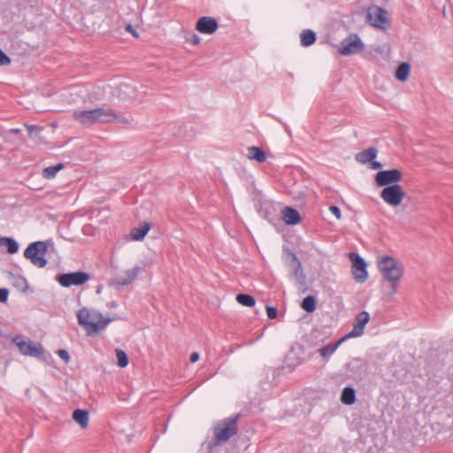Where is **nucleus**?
Wrapping results in <instances>:
<instances>
[{
	"label": "nucleus",
	"instance_id": "obj_1",
	"mask_svg": "<svg viewBox=\"0 0 453 453\" xmlns=\"http://www.w3.org/2000/svg\"><path fill=\"white\" fill-rule=\"evenodd\" d=\"M379 272L384 281L390 284L389 289L385 292V297L391 300L397 292V287L403 275V264L390 256L380 257L377 261Z\"/></svg>",
	"mask_w": 453,
	"mask_h": 453
},
{
	"label": "nucleus",
	"instance_id": "obj_2",
	"mask_svg": "<svg viewBox=\"0 0 453 453\" xmlns=\"http://www.w3.org/2000/svg\"><path fill=\"white\" fill-rule=\"evenodd\" d=\"M77 319L79 325L84 328L88 335L98 334L113 320L111 318H104L100 312L90 311L87 308H81L78 311Z\"/></svg>",
	"mask_w": 453,
	"mask_h": 453
},
{
	"label": "nucleus",
	"instance_id": "obj_3",
	"mask_svg": "<svg viewBox=\"0 0 453 453\" xmlns=\"http://www.w3.org/2000/svg\"><path fill=\"white\" fill-rule=\"evenodd\" d=\"M240 414L226 418L214 427L213 445H221L234 436L238 432L237 421Z\"/></svg>",
	"mask_w": 453,
	"mask_h": 453
},
{
	"label": "nucleus",
	"instance_id": "obj_4",
	"mask_svg": "<svg viewBox=\"0 0 453 453\" xmlns=\"http://www.w3.org/2000/svg\"><path fill=\"white\" fill-rule=\"evenodd\" d=\"M46 252V242L38 241L28 245L24 251V257L29 259L35 266L42 268L47 265Z\"/></svg>",
	"mask_w": 453,
	"mask_h": 453
},
{
	"label": "nucleus",
	"instance_id": "obj_5",
	"mask_svg": "<svg viewBox=\"0 0 453 453\" xmlns=\"http://www.w3.org/2000/svg\"><path fill=\"white\" fill-rule=\"evenodd\" d=\"M406 196L407 194L403 187L400 184L386 187L385 188H382L380 193V196L383 202L391 208L400 207Z\"/></svg>",
	"mask_w": 453,
	"mask_h": 453
},
{
	"label": "nucleus",
	"instance_id": "obj_6",
	"mask_svg": "<svg viewBox=\"0 0 453 453\" xmlns=\"http://www.w3.org/2000/svg\"><path fill=\"white\" fill-rule=\"evenodd\" d=\"M366 21L374 27L386 29L389 24L388 13L377 5L370 6L366 10Z\"/></svg>",
	"mask_w": 453,
	"mask_h": 453
},
{
	"label": "nucleus",
	"instance_id": "obj_7",
	"mask_svg": "<svg viewBox=\"0 0 453 453\" xmlns=\"http://www.w3.org/2000/svg\"><path fill=\"white\" fill-rule=\"evenodd\" d=\"M365 50V44L357 34H350L342 41V56L361 54Z\"/></svg>",
	"mask_w": 453,
	"mask_h": 453
},
{
	"label": "nucleus",
	"instance_id": "obj_8",
	"mask_svg": "<svg viewBox=\"0 0 453 453\" xmlns=\"http://www.w3.org/2000/svg\"><path fill=\"white\" fill-rule=\"evenodd\" d=\"M12 342L18 347L19 352L24 356H30L38 358H43L44 351L42 347L34 344L31 341H25L22 335H17L12 338Z\"/></svg>",
	"mask_w": 453,
	"mask_h": 453
},
{
	"label": "nucleus",
	"instance_id": "obj_9",
	"mask_svg": "<svg viewBox=\"0 0 453 453\" xmlns=\"http://www.w3.org/2000/svg\"><path fill=\"white\" fill-rule=\"evenodd\" d=\"M402 180L403 173L398 169L380 171L374 177L376 185L383 188L391 185H399Z\"/></svg>",
	"mask_w": 453,
	"mask_h": 453
},
{
	"label": "nucleus",
	"instance_id": "obj_10",
	"mask_svg": "<svg viewBox=\"0 0 453 453\" xmlns=\"http://www.w3.org/2000/svg\"><path fill=\"white\" fill-rule=\"evenodd\" d=\"M348 257L351 262V273L354 279L359 283H364L368 278L365 261L354 252L349 253Z\"/></svg>",
	"mask_w": 453,
	"mask_h": 453
},
{
	"label": "nucleus",
	"instance_id": "obj_11",
	"mask_svg": "<svg viewBox=\"0 0 453 453\" xmlns=\"http://www.w3.org/2000/svg\"><path fill=\"white\" fill-rule=\"evenodd\" d=\"M90 276L85 272H75L63 273L58 278V281L62 287L68 288L71 286H81L85 284Z\"/></svg>",
	"mask_w": 453,
	"mask_h": 453
},
{
	"label": "nucleus",
	"instance_id": "obj_12",
	"mask_svg": "<svg viewBox=\"0 0 453 453\" xmlns=\"http://www.w3.org/2000/svg\"><path fill=\"white\" fill-rule=\"evenodd\" d=\"M369 319L370 315L367 311L359 312L356 316L353 329L342 337V342L349 338L361 336L364 334L365 326L369 322Z\"/></svg>",
	"mask_w": 453,
	"mask_h": 453
},
{
	"label": "nucleus",
	"instance_id": "obj_13",
	"mask_svg": "<svg viewBox=\"0 0 453 453\" xmlns=\"http://www.w3.org/2000/svg\"><path fill=\"white\" fill-rule=\"evenodd\" d=\"M340 27L338 19L335 17L327 18L324 25V38L329 44H334Z\"/></svg>",
	"mask_w": 453,
	"mask_h": 453
},
{
	"label": "nucleus",
	"instance_id": "obj_14",
	"mask_svg": "<svg viewBox=\"0 0 453 453\" xmlns=\"http://www.w3.org/2000/svg\"><path fill=\"white\" fill-rule=\"evenodd\" d=\"M219 27L218 21L208 16H203L198 19L196 24V29L206 35L213 34Z\"/></svg>",
	"mask_w": 453,
	"mask_h": 453
},
{
	"label": "nucleus",
	"instance_id": "obj_15",
	"mask_svg": "<svg viewBox=\"0 0 453 453\" xmlns=\"http://www.w3.org/2000/svg\"><path fill=\"white\" fill-rule=\"evenodd\" d=\"M142 268L135 266L132 269L125 271V276L114 278L111 281V285L117 288L119 287L130 285L136 280Z\"/></svg>",
	"mask_w": 453,
	"mask_h": 453
},
{
	"label": "nucleus",
	"instance_id": "obj_16",
	"mask_svg": "<svg viewBox=\"0 0 453 453\" xmlns=\"http://www.w3.org/2000/svg\"><path fill=\"white\" fill-rule=\"evenodd\" d=\"M73 118L82 126H92L97 123L95 109L88 111H74L73 112Z\"/></svg>",
	"mask_w": 453,
	"mask_h": 453
},
{
	"label": "nucleus",
	"instance_id": "obj_17",
	"mask_svg": "<svg viewBox=\"0 0 453 453\" xmlns=\"http://www.w3.org/2000/svg\"><path fill=\"white\" fill-rule=\"evenodd\" d=\"M281 219L287 225H296L301 222L302 218L297 210L287 206L281 211Z\"/></svg>",
	"mask_w": 453,
	"mask_h": 453
},
{
	"label": "nucleus",
	"instance_id": "obj_18",
	"mask_svg": "<svg viewBox=\"0 0 453 453\" xmlns=\"http://www.w3.org/2000/svg\"><path fill=\"white\" fill-rule=\"evenodd\" d=\"M95 110L97 122L110 123L119 119V116L111 109L98 107Z\"/></svg>",
	"mask_w": 453,
	"mask_h": 453
},
{
	"label": "nucleus",
	"instance_id": "obj_19",
	"mask_svg": "<svg viewBox=\"0 0 453 453\" xmlns=\"http://www.w3.org/2000/svg\"><path fill=\"white\" fill-rule=\"evenodd\" d=\"M378 154V150L374 147H370L362 150L356 155V160L361 164H367L372 161Z\"/></svg>",
	"mask_w": 453,
	"mask_h": 453
},
{
	"label": "nucleus",
	"instance_id": "obj_20",
	"mask_svg": "<svg viewBox=\"0 0 453 453\" xmlns=\"http://www.w3.org/2000/svg\"><path fill=\"white\" fill-rule=\"evenodd\" d=\"M247 157L258 163H264L266 160L265 152L259 147L251 146L248 148Z\"/></svg>",
	"mask_w": 453,
	"mask_h": 453
},
{
	"label": "nucleus",
	"instance_id": "obj_21",
	"mask_svg": "<svg viewBox=\"0 0 453 453\" xmlns=\"http://www.w3.org/2000/svg\"><path fill=\"white\" fill-rule=\"evenodd\" d=\"M73 420L78 423L81 428L88 427V412L85 410L77 409L73 413Z\"/></svg>",
	"mask_w": 453,
	"mask_h": 453
},
{
	"label": "nucleus",
	"instance_id": "obj_22",
	"mask_svg": "<svg viewBox=\"0 0 453 453\" xmlns=\"http://www.w3.org/2000/svg\"><path fill=\"white\" fill-rule=\"evenodd\" d=\"M150 229V224L144 222L140 227H134L131 231L133 240L142 241Z\"/></svg>",
	"mask_w": 453,
	"mask_h": 453
},
{
	"label": "nucleus",
	"instance_id": "obj_23",
	"mask_svg": "<svg viewBox=\"0 0 453 453\" xmlns=\"http://www.w3.org/2000/svg\"><path fill=\"white\" fill-rule=\"evenodd\" d=\"M340 345V339H337L334 342H331L325 346L320 347L318 351L319 352L320 356L324 358H326L330 357L338 348Z\"/></svg>",
	"mask_w": 453,
	"mask_h": 453
},
{
	"label": "nucleus",
	"instance_id": "obj_24",
	"mask_svg": "<svg viewBox=\"0 0 453 453\" xmlns=\"http://www.w3.org/2000/svg\"><path fill=\"white\" fill-rule=\"evenodd\" d=\"M300 39L302 46L308 47L315 42L316 34L311 29H304L300 35Z\"/></svg>",
	"mask_w": 453,
	"mask_h": 453
},
{
	"label": "nucleus",
	"instance_id": "obj_25",
	"mask_svg": "<svg viewBox=\"0 0 453 453\" xmlns=\"http://www.w3.org/2000/svg\"><path fill=\"white\" fill-rule=\"evenodd\" d=\"M293 262H294V273H293V274H294L296 281L300 285H305V276H304V274L303 273V269H302V265H301L300 261L296 257H294Z\"/></svg>",
	"mask_w": 453,
	"mask_h": 453
},
{
	"label": "nucleus",
	"instance_id": "obj_26",
	"mask_svg": "<svg viewBox=\"0 0 453 453\" xmlns=\"http://www.w3.org/2000/svg\"><path fill=\"white\" fill-rule=\"evenodd\" d=\"M356 401V392L350 387L345 388L342 392V403L350 405Z\"/></svg>",
	"mask_w": 453,
	"mask_h": 453
},
{
	"label": "nucleus",
	"instance_id": "obj_27",
	"mask_svg": "<svg viewBox=\"0 0 453 453\" xmlns=\"http://www.w3.org/2000/svg\"><path fill=\"white\" fill-rule=\"evenodd\" d=\"M411 66L408 63H402L396 69L395 78L400 81H405L408 79Z\"/></svg>",
	"mask_w": 453,
	"mask_h": 453
},
{
	"label": "nucleus",
	"instance_id": "obj_28",
	"mask_svg": "<svg viewBox=\"0 0 453 453\" xmlns=\"http://www.w3.org/2000/svg\"><path fill=\"white\" fill-rule=\"evenodd\" d=\"M63 168H64V164H62V163L57 164L56 165L48 166L43 169L42 173V177L47 180L53 179L56 176V174L58 173V172H59Z\"/></svg>",
	"mask_w": 453,
	"mask_h": 453
},
{
	"label": "nucleus",
	"instance_id": "obj_29",
	"mask_svg": "<svg viewBox=\"0 0 453 453\" xmlns=\"http://www.w3.org/2000/svg\"><path fill=\"white\" fill-rule=\"evenodd\" d=\"M0 245L6 246L10 254H14L19 250L18 242L11 237H3L0 239Z\"/></svg>",
	"mask_w": 453,
	"mask_h": 453
},
{
	"label": "nucleus",
	"instance_id": "obj_30",
	"mask_svg": "<svg viewBox=\"0 0 453 453\" xmlns=\"http://www.w3.org/2000/svg\"><path fill=\"white\" fill-rule=\"evenodd\" d=\"M236 301L240 304L246 307H253L256 304L255 298L252 296L247 294H238L236 296Z\"/></svg>",
	"mask_w": 453,
	"mask_h": 453
},
{
	"label": "nucleus",
	"instance_id": "obj_31",
	"mask_svg": "<svg viewBox=\"0 0 453 453\" xmlns=\"http://www.w3.org/2000/svg\"><path fill=\"white\" fill-rule=\"evenodd\" d=\"M301 307L303 310H304L307 312H312L316 309V300L312 296H306L302 303Z\"/></svg>",
	"mask_w": 453,
	"mask_h": 453
},
{
	"label": "nucleus",
	"instance_id": "obj_32",
	"mask_svg": "<svg viewBox=\"0 0 453 453\" xmlns=\"http://www.w3.org/2000/svg\"><path fill=\"white\" fill-rule=\"evenodd\" d=\"M116 357L118 360V365L121 368L126 367L128 365V357L125 351L122 349L116 350Z\"/></svg>",
	"mask_w": 453,
	"mask_h": 453
},
{
	"label": "nucleus",
	"instance_id": "obj_33",
	"mask_svg": "<svg viewBox=\"0 0 453 453\" xmlns=\"http://www.w3.org/2000/svg\"><path fill=\"white\" fill-rule=\"evenodd\" d=\"M10 64H11V58L0 48V66L9 65Z\"/></svg>",
	"mask_w": 453,
	"mask_h": 453
},
{
	"label": "nucleus",
	"instance_id": "obj_34",
	"mask_svg": "<svg viewBox=\"0 0 453 453\" xmlns=\"http://www.w3.org/2000/svg\"><path fill=\"white\" fill-rule=\"evenodd\" d=\"M353 365V372H358L362 368V360L355 359L352 363L347 365V368L350 369V366Z\"/></svg>",
	"mask_w": 453,
	"mask_h": 453
},
{
	"label": "nucleus",
	"instance_id": "obj_35",
	"mask_svg": "<svg viewBox=\"0 0 453 453\" xmlns=\"http://www.w3.org/2000/svg\"><path fill=\"white\" fill-rule=\"evenodd\" d=\"M25 127L30 135H32L34 133H38L43 129L42 127L36 126V125L25 124Z\"/></svg>",
	"mask_w": 453,
	"mask_h": 453
},
{
	"label": "nucleus",
	"instance_id": "obj_36",
	"mask_svg": "<svg viewBox=\"0 0 453 453\" xmlns=\"http://www.w3.org/2000/svg\"><path fill=\"white\" fill-rule=\"evenodd\" d=\"M266 313L269 319H273L277 317V309L273 306H266Z\"/></svg>",
	"mask_w": 453,
	"mask_h": 453
},
{
	"label": "nucleus",
	"instance_id": "obj_37",
	"mask_svg": "<svg viewBox=\"0 0 453 453\" xmlns=\"http://www.w3.org/2000/svg\"><path fill=\"white\" fill-rule=\"evenodd\" d=\"M187 40L193 45H198L201 42L200 37L194 33H191Z\"/></svg>",
	"mask_w": 453,
	"mask_h": 453
},
{
	"label": "nucleus",
	"instance_id": "obj_38",
	"mask_svg": "<svg viewBox=\"0 0 453 453\" xmlns=\"http://www.w3.org/2000/svg\"><path fill=\"white\" fill-rule=\"evenodd\" d=\"M9 291L7 288H0V302L5 303L8 299Z\"/></svg>",
	"mask_w": 453,
	"mask_h": 453
},
{
	"label": "nucleus",
	"instance_id": "obj_39",
	"mask_svg": "<svg viewBox=\"0 0 453 453\" xmlns=\"http://www.w3.org/2000/svg\"><path fill=\"white\" fill-rule=\"evenodd\" d=\"M58 354L59 357H60L61 359H63L64 361H65V362H68V361H69V358H70V357H69V354H68V352H67L66 350H65V349H59V350L58 351Z\"/></svg>",
	"mask_w": 453,
	"mask_h": 453
},
{
	"label": "nucleus",
	"instance_id": "obj_40",
	"mask_svg": "<svg viewBox=\"0 0 453 453\" xmlns=\"http://www.w3.org/2000/svg\"><path fill=\"white\" fill-rule=\"evenodd\" d=\"M330 211L336 216L337 219H340V207L332 205L330 207Z\"/></svg>",
	"mask_w": 453,
	"mask_h": 453
},
{
	"label": "nucleus",
	"instance_id": "obj_41",
	"mask_svg": "<svg viewBox=\"0 0 453 453\" xmlns=\"http://www.w3.org/2000/svg\"><path fill=\"white\" fill-rule=\"evenodd\" d=\"M370 163H371V168L373 170H379V169L382 168V165L378 161H374V159L372 161H371Z\"/></svg>",
	"mask_w": 453,
	"mask_h": 453
},
{
	"label": "nucleus",
	"instance_id": "obj_42",
	"mask_svg": "<svg viewBox=\"0 0 453 453\" xmlns=\"http://www.w3.org/2000/svg\"><path fill=\"white\" fill-rule=\"evenodd\" d=\"M199 359V354L197 352L191 353L189 360L191 363H195Z\"/></svg>",
	"mask_w": 453,
	"mask_h": 453
},
{
	"label": "nucleus",
	"instance_id": "obj_43",
	"mask_svg": "<svg viewBox=\"0 0 453 453\" xmlns=\"http://www.w3.org/2000/svg\"><path fill=\"white\" fill-rule=\"evenodd\" d=\"M126 30L132 33L134 35L136 36V32L134 31V29L133 28L132 25H127V27H126Z\"/></svg>",
	"mask_w": 453,
	"mask_h": 453
},
{
	"label": "nucleus",
	"instance_id": "obj_44",
	"mask_svg": "<svg viewBox=\"0 0 453 453\" xmlns=\"http://www.w3.org/2000/svg\"><path fill=\"white\" fill-rule=\"evenodd\" d=\"M9 132H10L11 134H20L21 130H20V129H19V128H12V129H10V131H9Z\"/></svg>",
	"mask_w": 453,
	"mask_h": 453
},
{
	"label": "nucleus",
	"instance_id": "obj_45",
	"mask_svg": "<svg viewBox=\"0 0 453 453\" xmlns=\"http://www.w3.org/2000/svg\"><path fill=\"white\" fill-rule=\"evenodd\" d=\"M117 120H119V121H120V122H122V123H124V124H129L128 119H126V118H119V119H118Z\"/></svg>",
	"mask_w": 453,
	"mask_h": 453
}]
</instances>
